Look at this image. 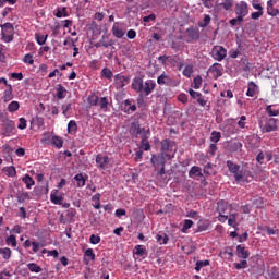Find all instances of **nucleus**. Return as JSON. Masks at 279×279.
Returning <instances> with one entry per match:
<instances>
[{
    "label": "nucleus",
    "instance_id": "obj_1",
    "mask_svg": "<svg viewBox=\"0 0 279 279\" xmlns=\"http://www.w3.org/2000/svg\"><path fill=\"white\" fill-rule=\"evenodd\" d=\"M133 90H136V93H141L142 95H145V97L151 95L154 92V88H156V83L153 80H148L143 83V76H136L133 80L132 83Z\"/></svg>",
    "mask_w": 279,
    "mask_h": 279
},
{
    "label": "nucleus",
    "instance_id": "obj_2",
    "mask_svg": "<svg viewBox=\"0 0 279 279\" xmlns=\"http://www.w3.org/2000/svg\"><path fill=\"white\" fill-rule=\"evenodd\" d=\"M150 162L154 167V171H157V175L162 178L167 171L165 170V165H167V159L165 158V155L162 154H155L150 158Z\"/></svg>",
    "mask_w": 279,
    "mask_h": 279
},
{
    "label": "nucleus",
    "instance_id": "obj_3",
    "mask_svg": "<svg viewBox=\"0 0 279 279\" xmlns=\"http://www.w3.org/2000/svg\"><path fill=\"white\" fill-rule=\"evenodd\" d=\"M175 151H178V147H175V142L169 138L161 141L160 153L162 156H166L168 160H172L173 156H175Z\"/></svg>",
    "mask_w": 279,
    "mask_h": 279
},
{
    "label": "nucleus",
    "instance_id": "obj_4",
    "mask_svg": "<svg viewBox=\"0 0 279 279\" xmlns=\"http://www.w3.org/2000/svg\"><path fill=\"white\" fill-rule=\"evenodd\" d=\"M278 120L269 117H262L259 119V128L263 133L276 132L278 130Z\"/></svg>",
    "mask_w": 279,
    "mask_h": 279
},
{
    "label": "nucleus",
    "instance_id": "obj_5",
    "mask_svg": "<svg viewBox=\"0 0 279 279\" xmlns=\"http://www.w3.org/2000/svg\"><path fill=\"white\" fill-rule=\"evenodd\" d=\"M130 134L134 138H138V136L143 138V136L151 134V131L149 129L146 130L145 128H141V122L135 121L130 125Z\"/></svg>",
    "mask_w": 279,
    "mask_h": 279
},
{
    "label": "nucleus",
    "instance_id": "obj_6",
    "mask_svg": "<svg viewBox=\"0 0 279 279\" xmlns=\"http://www.w3.org/2000/svg\"><path fill=\"white\" fill-rule=\"evenodd\" d=\"M1 28L2 40H4V43H12V40H14V25L10 22H7L1 25Z\"/></svg>",
    "mask_w": 279,
    "mask_h": 279
},
{
    "label": "nucleus",
    "instance_id": "obj_7",
    "mask_svg": "<svg viewBox=\"0 0 279 279\" xmlns=\"http://www.w3.org/2000/svg\"><path fill=\"white\" fill-rule=\"evenodd\" d=\"M227 167H228L230 173H233L235 182H241V180H243V172L239 171V169H241V166L234 163L231 160H228Z\"/></svg>",
    "mask_w": 279,
    "mask_h": 279
},
{
    "label": "nucleus",
    "instance_id": "obj_8",
    "mask_svg": "<svg viewBox=\"0 0 279 279\" xmlns=\"http://www.w3.org/2000/svg\"><path fill=\"white\" fill-rule=\"evenodd\" d=\"M235 14L238 16H242V19H245L247 14H250V9L247 7V2L241 1L240 3L235 4Z\"/></svg>",
    "mask_w": 279,
    "mask_h": 279
},
{
    "label": "nucleus",
    "instance_id": "obj_9",
    "mask_svg": "<svg viewBox=\"0 0 279 279\" xmlns=\"http://www.w3.org/2000/svg\"><path fill=\"white\" fill-rule=\"evenodd\" d=\"M114 84L116 88H118V90H121V88L130 84V77L128 75L117 74L114 76Z\"/></svg>",
    "mask_w": 279,
    "mask_h": 279
},
{
    "label": "nucleus",
    "instance_id": "obj_10",
    "mask_svg": "<svg viewBox=\"0 0 279 279\" xmlns=\"http://www.w3.org/2000/svg\"><path fill=\"white\" fill-rule=\"evenodd\" d=\"M3 136H10L14 132V121L10 119H4L3 120Z\"/></svg>",
    "mask_w": 279,
    "mask_h": 279
},
{
    "label": "nucleus",
    "instance_id": "obj_11",
    "mask_svg": "<svg viewBox=\"0 0 279 279\" xmlns=\"http://www.w3.org/2000/svg\"><path fill=\"white\" fill-rule=\"evenodd\" d=\"M157 84H159V86H175V84H173V80L169 77V75H167L166 73L158 76Z\"/></svg>",
    "mask_w": 279,
    "mask_h": 279
},
{
    "label": "nucleus",
    "instance_id": "obj_12",
    "mask_svg": "<svg viewBox=\"0 0 279 279\" xmlns=\"http://www.w3.org/2000/svg\"><path fill=\"white\" fill-rule=\"evenodd\" d=\"M228 56V51L223 46H219V48L214 52V59L217 60L218 62H221Z\"/></svg>",
    "mask_w": 279,
    "mask_h": 279
},
{
    "label": "nucleus",
    "instance_id": "obj_13",
    "mask_svg": "<svg viewBox=\"0 0 279 279\" xmlns=\"http://www.w3.org/2000/svg\"><path fill=\"white\" fill-rule=\"evenodd\" d=\"M96 162L97 165H99V169H106V167H108L110 162V159L108 158V156L97 155Z\"/></svg>",
    "mask_w": 279,
    "mask_h": 279
},
{
    "label": "nucleus",
    "instance_id": "obj_14",
    "mask_svg": "<svg viewBox=\"0 0 279 279\" xmlns=\"http://www.w3.org/2000/svg\"><path fill=\"white\" fill-rule=\"evenodd\" d=\"M236 254L238 258H243L244 260H247V258H250V251L245 250V246L243 245L236 246Z\"/></svg>",
    "mask_w": 279,
    "mask_h": 279
},
{
    "label": "nucleus",
    "instance_id": "obj_15",
    "mask_svg": "<svg viewBox=\"0 0 279 279\" xmlns=\"http://www.w3.org/2000/svg\"><path fill=\"white\" fill-rule=\"evenodd\" d=\"M58 190L52 191L50 194V199L52 204H56L57 206H62V199H64V197H62V195H58Z\"/></svg>",
    "mask_w": 279,
    "mask_h": 279
},
{
    "label": "nucleus",
    "instance_id": "obj_16",
    "mask_svg": "<svg viewBox=\"0 0 279 279\" xmlns=\"http://www.w3.org/2000/svg\"><path fill=\"white\" fill-rule=\"evenodd\" d=\"M185 32L192 40H199V28L189 27Z\"/></svg>",
    "mask_w": 279,
    "mask_h": 279
},
{
    "label": "nucleus",
    "instance_id": "obj_17",
    "mask_svg": "<svg viewBox=\"0 0 279 279\" xmlns=\"http://www.w3.org/2000/svg\"><path fill=\"white\" fill-rule=\"evenodd\" d=\"M112 34L116 38H123L125 33L119 27V22H116L112 26Z\"/></svg>",
    "mask_w": 279,
    "mask_h": 279
},
{
    "label": "nucleus",
    "instance_id": "obj_18",
    "mask_svg": "<svg viewBox=\"0 0 279 279\" xmlns=\"http://www.w3.org/2000/svg\"><path fill=\"white\" fill-rule=\"evenodd\" d=\"M133 254H135V256H140L141 258H145V256H147V248L143 247V245H136Z\"/></svg>",
    "mask_w": 279,
    "mask_h": 279
},
{
    "label": "nucleus",
    "instance_id": "obj_19",
    "mask_svg": "<svg viewBox=\"0 0 279 279\" xmlns=\"http://www.w3.org/2000/svg\"><path fill=\"white\" fill-rule=\"evenodd\" d=\"M189 177L190 178H204V174L202 173V168L197 166H193L191 170L189 171Z\"/></svg>",
    "mask_w": 279,
    "mask_h": 279
},
{
    "label": "nucleus",
    "instance_id": "obj_20",
    "mask_svg": "<svg viewBox=\"0 0 279 279\" xmlns=\"http://www.w3.org/2000/svg\"><path fill=\"white\" fill-rule=\"evenodd\" d=\"M149 135H144L141 141V148L144 149V151H149L151 149V145L149 144Z\"/></svg>",
    "mask_w": 279,
    "mask_h": 279
},
{
    "label": "nucleus",
    "instance_id": "obj_21",
    "mask_svg": "<svg viewBox=\"0 0 279 279\" xmlns=\"http://www.w3.org/2000/svg\"><path fill=\"white\" fill-rule=\"evenodd\" d=\"M217 66H221V64L214 63L213 66H210V69H209L210 73H216L214 75L215 80H217V77H221V75H223V73L221 72V69H219Z\"/></svg>",
    "mask_w": 279,
    "mask_h": 279
},
{
    "label": "nucleus",
    "instance_id": "obj_22",
    "mask_svg": "<svg viewBox=\"0 0 279 279\" xmlns=\"http://www.w3.org/2000/svg\"><path fill=\"white\" fill-rule=\"evenodd\" d=\"M9 89L4 90V95H3V101L5 104H8V101H12V99L14 98V95L12 94V85H8Z\"/></svg>",
    "mask_w": 279,
    "mask_h": 279
},
{
    "label": "nucleus",
    "instance_id": "obj_23",
    "mask_svg": "<svg viewBox=\"0 0 279 279\" xmlns=\"http://www.w3.org/2000/svg\"><path fill=\"white\" fill-rule=\"evenodd\" d=\"M22 182H24V184H26V189H32V186H34V184H36L34 179L29 174H25L22 178Z\"/></svg>",
    "mask_w": 279,
    "mask_h": 279
},
{
    "label": "nucleus",
    "instance_id": "obj_24",
    "mask_svg": "<svg viewBox=\"0 0 279 279\" xmlns=\"http://www.w3.org/2000/svg\"><path fill=\"white\" fill-rule=\"evenodd\" d=\"M266 112H268L269 117H278L279 116V107L276 108V106L269 105L266 107Z\"/></svg>",
    "mask_w": 279,
    "mask_h": 279
},
{
    "label": "nucleus",
    "instance_id": "obj_25",
    "mask_svg": "<svg viewBox=\"0 0 279 279\" xmlns=\"http://www.w3.org/2000/svg\"><path fill=\"white\" fill-rule=\"evenodd\" d=\"M258 86L254 82L248 83V89L246 92L247 97H254L256 95Z\"/></svg>",
    "mask_w": 279,
    "mask_h": 279
},
{
    "label": "nucleus",
    "instance_id": "obj_26",
    "mask_svg": "<svg viewBox=\"0 0 279 279\" xmlns=\"http://www.w3.org/2000/svg\"><path fill=\"white\" fill-rule=\"evenodd\" d=\"M227 209H228V202L219 201L217 204V213H219V215H223V213H226Z\"/></svg>",
    "mask_w": 279,
    "mask_h": 279
},
{
    "label": "nucleus",
    "instance_id": "obj_27",
    "mask_svg": "<svg viewBox=\"0 0 279 279\" xmlns=\"http://www.w3.org/2000/svg\"><path fill=\"white\" fill-rule=\"evenodd\" d=\"M156 240L159 245H167V243H169V235H167L166 233L157 234Z\"/></svg>",
    "mask_w": 279,
    "mask_h": 279
},
{
    "label": "nucleus",
    "instance_id": "obj_28",
    "mask_svg": "<svg viewBox=\"0 0 279 279\" xmlns=\"http://www.w3.org/2000/svg\"><path fill=\"white\" fill-rule=\"evenodd\" d=\"M65 93H68V90L62 84H59L57 88V99H64V97H66V95H64Z\"/></svg>",
    "mask_w": 279,
    "mask_h": 279
},
{
    "label": "nucleus",
    "instance_id": "obj_29",
    "mask_svg": "<svg viewBox=\"0 0 279 279\" xmlns=\"http://www.w3.org/2000/svg\"><path fill=\"white\" fill-rule=\"evenodd\" d=\"M241 147H243V144L239 141L229 144L230 151H240Z\"/></svg>",
    "mask_w": 279,
    "mask_h": 279
},
{
    "label": "nucleus",
    "instance_id": "obj_30",
    "mask_svg": "<svg viewBox=\"0 0 279 279\" xmlns=\"http://www.w3.org/2000/svg\"><path fill=\"white\" fill-rule=\"evenodd\" d=\"M51 143L58 149H61L62 145H64V141L60 136H52Z\"/></svg>",
    "mask_w": 279,
    "mask_h": 279
},
{
    "label": "nucleus",
    "instance_id": "obj_31",
    "mask_svg": "<svg viewBox=\"0 0 279 279\" xmlns=\"http://www.w3.org/2000/svg\"><path fill=\"white\" fill-rule=\"evenodd\" d=\"M74 180L77 182L78 189H82V186H86V179H84V175L82 173L76 174L74 177Z\"/></svg>",
    "mask_w": 279,
    "mask_h": 279
},
{
    "label": "nucleus",
    "instance_id": "obj_32",
    "mask_svg": "<svg viewBox=\"0 0 279 279\" xmlns=\"http://www.w3.org/2000/svg\"><path fill=\"white\" fill-rule=\"evenodd\" d=\"M17 202L19 204H25L26 199H32V197H29V193L27 192H22L21 194H17Z\"/></svg>",
    "mask_w": 279,
    "mask_h": 279
},
{
    "label": "nucleus",
    "instance_id": "obj_33",
    "mask_svg": "<svg viewBox=\"0 0 279 279\" xmlns=\"http://www.w3.org/2000/svg\"><path fill=\"white\" fill-rule=\"evenodd\" d=\"M208 265H210V260L208 259L197 260L195 266V271H201L202 267H208Z\"/></svg>",
    "mask_w": 279,
    "mask_h": 279
},
{
    "label": "nucleus",
    "instance_id": "obj_34",
    "mask_svg": "<svg viewBox=\"0 0 279 279\" xmlns=\"http://www.w3.org/2000/svg\"><path fill=\"white\" fill-rule=\"evenodd\" d=\"M219 5H221L223 10L230 11L234 7V0H225Z\"/></svg>",
    "mask_w": 279,
    "mask_h": 279
},
{
    "label": "nucleus",
    "instance_id": "obj_35",
    "mask_svg": "<svg viewBox=\"0 0 279 279\" xmlns=\"http://www.w3.org/2000/svg\"><path fill=\"white\" fill-rule=\"evenodd\" d=\"M0 254H2L4 260H10L12 256V250H10L9 247L0 248Z\"/></svg>",
    "mask_w": 279,
    "mask_h": 279
},
{
    "label": "nucleus",
    "instance_id": "obj_36",
    "mask_svg": "<svg viewBox=\"0 0 279 279\" xmlns=\"http://www.w3.org/2000/svg\"><path fill=\"white\" fill-rule=\"evenodd\" d=\"M210 227V223L206 221H199L197 225V232H206L208 228Z\"/></svg>",
    "mask_w": 279,
    "mask_h": 279
},
{
    "label": "nucleus",
    "instance_id": "obj_37",
    "mask_svg": "<svg viewBox=\"0 0 279 279\" xmlns=\"http://www.w3.org/2000/svg\"><path fill=\"white\" fill-rule=\"evenodd\" d=\"M29 271H33L35 274H40V271H43V268L40 266H38V264L36 263H31L27 265Z\"/></svg>",
    "mask_w": 279,
    "mask_h": 279
},
{
    "label": "nucleus",
    "instance_id": "obj_38",
    "mask_svg": "<svg viewBox=\"0 0 279 279\" xmlns=\"http://www.w3.org/2000/svg\"><path fill=\"white\" fill-rule=\"evenodd\" d=\"M4 173L9 175V178H14L16 175V168L13 166L4 168Z\"/></svg>",
    "mask_w": 279,
    "mask_h": 279
},
{
    "label": "nucleus",
    "instance_id": "obj_39",
    "mask_svg": "<svg viewBox=\"0 0 279 279\" xmlns=\"http://www.w3.org/2000/svg\"><path fill=\"white\" fill-rule=\"evenodd\" d=\"M101 76L106 77V80H112V70L109 68H104L101 71Z\"/></svg>",
    "mask_w": 279,
    "mask_h": 279
},
{
    "label": "nucleus",
    "instance_id": "obj_40",
    "mask_svg": "<svg viewBox=\"0 0 279 279\" xmlns=\"http://www.w3.org/2000/svg\"><path fill=\"white\" fill-rule=\"evenodd\" d=\"M19 108H21V105L19 104V101H12L8 106L9 112H16V110H19Z\"/></svg>",
    "mask_w": 279,
    "mask_h": 279
},
{
    "label": "nucleus",
    "instance_id": "obj_41",
    "mask_svg": "<svg viewBox=\"0 0 279 279\" xmlns=\"http://www.w3.org/2000/svg\"><path fill=\"white\" fill-rule=\"evenodd\" d=\"M68 132L69 134H71V132H77V122H75L74 120H71L68 123Z\"/></svg>",
    "mask_w": 279,
    "mask_h": 279
},
{
    "label": "nucleus",
    "instance_id": "obj_42",
    "mask_svg": "<svg viewBox=\"0 0 279 279\" xmlns=\"http://www.w3.org/2000/svg\"><path fill=\"white\" fill-rule=\"evenodd\" d=\"M244 19H242V16H236L232 20L229 21V24L231 25V27H235V25H241V23H243Z\"/></svg>",
    "mask_w": 279,
    "mask_h": 279
},
{
    "label": "nucleus",
    "instance_id": "obj_43",
    "mask_svg": "<svg viewBox=\"0 0 279 279\" xmlns=\"http://www.w3.org/2000/svg\"><path fill=\"white\" fill-rule=\"evenodd\" d=\"M210 141L211 143H219V141H221V133L217 131H213Z\"/></svg>",
    "mask_w": 279,
    "mask_h": 279
},
{
    "label": "nucleus",
    "instance_id": "obj_44",
    "mask_svg": "<svg viewBox=\"0 0 279 279\" xmlns=\"http://www.w3.org/2000/svg\"><path fill=\"white\" fill-rule=\"evenodd\" d=\"M202 76L197 75L196 77H194L193 80V88H195V90H198V88H201L202 86Z\"/></svg>",
    "mask_w": 279,
    "mask_h": 279
},
{
    "label": "nucleus",
    "instance_id": "obj_45",
    "mask_svg": "<svg viewBox=\"0 0 279 279\" xmlns=\"http://www.w3.org/2000/svg\"><path fill=\"white\" fill-rule=\"evenodd\" d=\"M190 228H193V220H184V225L181 229V232L185 233L187 230H190Z\"/></svg>",
    "mask_w": 279,
    "mask_h": 279
},
{
    "label": "nucleus",
    "instance_id": "obj_46",
    "mask_svg": "<svg viewBox=\"0 0 279 279\" xmlns=\"http://www.w3.org/2000/svg\"><path fill=\"white\" fill-rule=\"evenodd\" d=\"M47 37L48 35H39V34H36L35 35V38H36V41L39 44V45H45V43H47Z\"/></svg>",
    "mask_w": 279,
    "mask_h": 279
},
{
    "label": "nucleus",
    "instance_id": "obj_47",
    "mask_svg": "<svg viewBox=\"0 0 279 279\" xmlns=\"http://www.w3.org/2000/svg\"><path fill=\"white\" fill-rule=\"evenodd\" d=\"M56 16L57 19H62V16H69V12H66V7H63L62 10L58 9Z\"/></svg>",
    "mask_w": 279,
    "mask_h": 279
},
{
    "label": "nucleus",
    "instance_id": "obj_48",
    "mask_svg": "<svg viewBox=\"0 0 279 279\" xmlns=\"http://www.w3.org/2000/svg\"><path fill=\"white\" fill-rule=\"evenodd\" d=\"M87 101L92 106H97V104H99V97H97L95 95H90V96H88Z\"/></svg>",
    "mask_w": 279,
    "mask_h": 279
},
{
    "label": "nucleus",
    "instance_id": "obj_49",
    "mask_svg": "<svg viewBox=\"0 0 279 279\" xmlns=\"http://www.w3.org/2000/svg\"><path fill=\"white\" fill-rule=\"evenodd\" d=\"M235 269H247V260H241L240 263L233 264Z\"/></svg>",
    "mask_w": 279,
    "mask_h": 279
},
{
    "label": "nucleus",
    "instance_id": "obj_50",
    "mask_svg": "<svg viewBox=\"0 0 279 279\" xmlns=\"http://www.w3.org/2000/svg\"><path fill=\"white\" fill-rule=\"evenodd\" d=\"M7 245H12V247H16V235H10L7 239Z\"/></svg>",
    "mask_w": 279,
    "mask_h": 279
},
{
    "label": "nucleus",
    "instance_id": "obj_51",
    "mask_svg": "<svg viewBox=\"0 0 279 279\" xmlns=\"http://www.w3.org/2000/svg\"><path fill=\"white\" fill-rule=\"evenodd\" d=\"M269 278L270 279H279V271L278 268H271L269 270Z\"/></svg>",
    "mask_w": 279,
    "mask_h": 279
},
{
    "label": "nucleus",
    "instance_id": "obj_52",
    "mask_svg": "<svg viewBox=\"0 0 279 279\" xmlns=\"http://www.w3.org/2000/svg\"><path fill=\"white\" fill-rule=\"evenodd\" d=\"M210 21H211L210 15H205L203 23H198V26L207 27L210 25Z\"/></svg>",
    "mask_w": 279,
    "mask_h": 279
},
{
    "label": "nucleus",
    "instance_id": "obj_53",
    "mask_svg": "<svg viewBox=\"0 0 279 279\" xmlns=\"http://www.w3.org/2000/svg\"><path fill=\"white\" fill-rule=\"evenodd\" d=\"M89 241L92 245H97V243H101V238L99 235L92 234Z\"/></svg>",
    "mask_w": 279,
    "mask_h": 279
},
{
    "label": "nucleus",
    "instance_id": "obj_54",
    "mask_svg": "<svg viewBox=\"0 0 279 279\" xmlns=\"http://www.w3.org/2000/svg\"><path fill=\"white\" fill-rule=\"evenodd\" d=\"M183 75L185 77H191V75H193V66L191 65L185 66V69L183 70Z\"/></svg>",
    "mask_w": 279,
    "mask_h": 279
},
{
    "label": "nucleus",
    "instance_id": "obj_55",
    "mask_svg": "<svg viewBox=\"0 0 279 279\" xmlns=\"http://www.w3.org/2000/svg\"><path fill=\"white\" fill-rule=\"evenodd\" d=\"M75 215H77V210H75L74 208H70L66 211V217L71 220L75 219Z\"/></svg>",
    "mask_w": 279,
    "mask_h": 279
},
{
    "label": "nucleus",
    "instance_id": "obj_56",
    "mask_svg": "<svg viewBox=\"0 0 279 279\" xmlns=\"http://www.w3.org/2000/svg\"><path fill=\"white\" fill-rule=\"evenodd\" d=\"M267 14H269V16H278L279 10L274 7L267 8Z\"/></svg>",
    "mask_w": 279,
    "mask_h": 279
},
{
    "label": "nucleus",
    "instance_id": "obj_57",
    "mask_svg": "<svg viewBox=\"0 0 279 279\" xmlns=\"http://www.w3.org/2000/svg\"><path fill=\"white\" fill-rule=\"evenodd\" d=\"M23 62H25L26 64H34V57L32 54H25Z\"/></svg>",
    "mask_w": 279,
    "mask_h": 279
},
{
    "label": "nucleus",
    "instance_id": "obj_58",
    "mask_svg": "<svg viewBox=\"0 0 279 279\" xmlns=\"http://www.w3.org/2000/svg\"><path fill=\"white\" fill-rule=\"evenodd\" d=\"M189 94L192 97V99H198V97H202V93L195 92V90H193L191 88L189 89Z\"/></svg>",
    "mask_w": 279,
    "mask_h": 279
},
{
    "label": "nucleus",
    "instance_id": "obj_59",
    "mask_svg": "<svg viewBox=\"0 0 279 279\" xmlns=\"http://www.w3.org/2000/svg\"><path fill=\"white\" fill-rule=\"evenodd\" d=\"M178 100L181 101V104H189V96L186 94H180Z\"/></svg>",
    "mask_w": 279,
    "mask_h": 279
},
{
    "label": "nucleus",
    "instance_id": "obj_60",
    "mask_svg": "<svg viewBox=\"0 0 279 279\" xmlns=\"http://www.w3.org/2000/svg\"><path fill=\"white\" fill-rule=\"evenodd\" d=\"M17 128L19 130H25V128H27V120H25V118H20Z\"/></svg>",
    "mask_w": 279,
    "mask_h": 279
},
{
    "label": "nucleus",
    "instance_id": "obj_61",
    "mask_svg": "<svg viewBox=\"0 0 279 279\" xmlns=\"http://www.w3.org/2000/svg\"><path fill=\"white\" fill-rule=\"evenodd\" d=\"M210 169H213V163L208 162L203 170L205 175H211L213 171Z\"/></svg>",
    "mask_w": 279,
    "mask_h": 279
},
{
    "label": "nucleus",
    "instance_id": "obj_62",
    "mask_svg": "<svg viewBox=\"0 0 279 279\" xmlns=\"http://www.w3.org/2000/svg\"><path fill=\"white\" fill-rule=\"evenodd\" d=\"M85 256H87L88 258H90V260H95V253L93 252V248H87L85 251Z\"/></svg>",
    "mask_w": 279,
    "mask_h": 279
},
{
    "label": "nucleus",
    "instance_id": "obj_63",
    "mask_svg": "<svg viewBox=\"0 0 279 279\" xmlns=\"http://www.w3.org/2000/svg\"><path fill=\"white\" fill-rule=\"evenodd\" d=\"M100 108L101 110H106V108H108V98L106 97L100 98Z\"/></svg>",
    "mask_w": 279,
    "mask_h": 279
},
{
    "label": "nucleus",
    "instance_id": "obj_64",
    "mask_svg": "<svg viewBox=\"0 0 279 279\" xmlns=\"http://www.w3.org/2000/svg\"><path fill=\"white\" fill-rule=\"evenodd\" d=\"M12 278V274H10V271H1L0 272V279H10Z\"/></svg>",
    "mask_w": 279,
    "mask_h": 279
}]
</instances>
